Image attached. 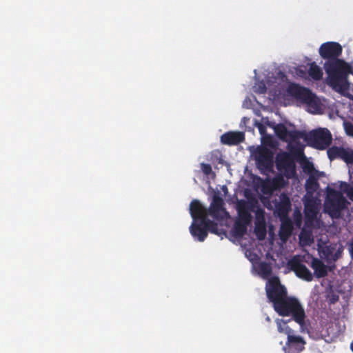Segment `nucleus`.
Segmentation results:
<instances>
[{
	"mask_svg": "<svg viewBox=\"0 0 353 353\" xmlns=\"http://www.w3.org/2000/svg\"><path fill=\"white\" fill-rule=\"evenodd\" d=\"M330 161L341 159L346 163H353V151L343 147L332 146L327 150Z\"/></svg>",
	"mask_w": 353,
	"mask_h": 353,
	"instance_id": "obj_13",
	"label": "nucleus"
},
{
	"mask_svg": "<svg viewBox=\"0 0 353 353\" xmlns=\"http://www.w3.org/2000/svg\"><path fill=\"white\" fill-rule=\"evenodd\" d=\"M274 130L276 136L284 141H296L304 136V132L296 130L289 131L283 123L276 125Z\"/></svg>",
	"mask_w": 353,
	"mask_h": 353,
	"instance_id": "obj_12",
	"label": "nucleus"
},
{
	"mask_svg": "<svg viewBox=\"0 0 353 353\" xmlns=\"http://www.w3.org/2000/svg\"><path fill=\"white\" fill-rule=\"evenodd\" d=\"M340 254V252L338 251L335 253V255H334V260H336L339 257V255Z\"/></svg>",
	"mask_w": 353,
	"mask_h": 353,
	"instance_id": "obj_36",
	"label": "nucleus"
},
{
	"mask_svg": "<svg viewBox=\"0 0 353 353\" xmlns=\"http://www.w3.org/2000/svg\"><path fill=\"white\" fill-rule=\"evenodd\" d=\"M330 248H327L325 250L323 251V253L326 255V256L328 258L330 254Z\"/></svg>",
	"mask_w": 353,
	"mask_h": 353,
	"instance_id": "obj_35",
	"label": "nucleus"
},
{
	"mask_svg": "<svg viewBox=\"0 0 353 353\" xmlns=\"http://www.w3.org/2000/svg\"><path fill=\"white\" fill-rule=\"evenodd\" d=\"M274 153L266 147H261L256 153V162L259 169L269 171L273 167Z\"/></svg>",
	"mask_w": 353,
	"mask_h": 353,
	"instance_id": "obj_11",
	"label": "nucleus"
},
{
	"mask_svg": "<svg viewBox=\"0 0 353 353\" xmlns=\"http://www.w3.org/2000/svg\"><path fill=\"white\" fill-rule=\"evenodd\" d=\"M256 232L258 234V237L259 239H263L265 236V226H263L261 229L259 227L256 228Z\"/></svg>",
	"mask_w": 353,
	"mask_h": 353,
	"instance_id": "obj_31",
	"label": "nucleus"
},
{
	"mask_svg": "<svg viewBox=\"0 0 353 353\" xmlns=\"http://www.w3.org/2000/svg\"><path fill=\"white\" fill-rule=\"evenodd\" d=\"M342 46L336 42L328 41L321 44L319 48V54L326 61L339 59L342 53Z\"/></svg>",
	"mask_w": 353,
	"mask_h": 353,
	"instance_id": "obj_9",
	"label": "nucleus"
},
{
	"mask_svg": "<svg viewBox=\"0 0 353 353\" xmlns=\"http://www.w3.org/2000/svg\"><path fill=\"white\" fill-rule=\"evenodd\" d=\"M283 350H284L285 353H288V351H287V347H284Z\"/></svg>",
	"mask_w": 353,
	"mask_h": 353,
	"instance_id": "obj_38",
	"label": "nucleus"
},
{
	"mask_svg": "<svg viewBox=\"0 0 353 353\" xmlns=\"http://www.w3.org/2000/svg\"><path fill=\"white\" fill-rule=\"evenodd\" d=\"M319 187L317 179L313 176H310L305 183V189L307 193H314L315 192Z\"/></svg>",
	"mask_w": 353,
	"mask_h": 353,
	"instance_id": "obj_25",
	"label": "nucleus"
},
{
	"mask_svg": "<svg viewBox=\"0 0 353 353\" xmlns=\"http://www.w3.org/2000/svg\"><path fill=\"white\" fill-rule=\"evenodd\" d=\"M223 200L219 196H214L212 201L208 209L205 208L206 211L207 217L210 215L216 220H222L223 216L222 214L227 213L223 208Z\"/></svg>",
	"mask_w": 353,
	"mask_h": 353,
	"instance_id": "obj_14",
	"label": "nucleus"
},
{
	"mask_svg": "<svg viewBox=\"0 0 353 353\" xmlns=\"http://www.w3.org/2000/svg\"><path fill=\"white\" fill-rule=\"evenodd\" d=\"M307 73L309 77L314 81L321 80L323 75L322 69L315 62L309 64Z\"/></svg>",
	"mask_w": 353,
	"mask_h": 353,
	"instance_id": "obj_22",
	"label": "nucleus"
},
{
	"mask_svg": "<svg viewBox=\"0 0 353 353\" xmlns=\"http://www.w3.org/2000/svg\"><path fill=\"white\" fill-rule=\"evenodd\" d=\"M310 266L314 270V275L316 278L320 279L327 276V266L321 260L312 257Z\"/></svg>",
	"mask_w": 353,
	"mask_h": 353,
	"instance_id": "obj_18",
	"label": "nucleus"
},
{
	"mask_svg": "<svg viewBox=\"0 0 353 353\" xmlns=\"http://www.w3.org/2000/svg\"><path fill=\"white\" fill-rule=\"evenodd\" d=\"M286 320L278 319L276 320V323L277 325V330L279 333H283L284 331L285 324Z\"/></svg>",
	"mask_w": 353,
	"mask_h": 353,
	"instance_id": "obj_29",
	"label": "nucleus"
},
{
	"mask_svg": "<svg viewBox=\"0 0 353 353\" xmlns=\"http://www.w3.org/2000/svg\"><path fill=\"white\" fill-rule=\"evenodd\" d=\"M290 269L300 279L306 281H311L313 279L312 272L302 263L300 256H294L288 263Z\"/></svg>",
	"mask_w": 353,
	"mask_h": 353,
	"instance_id": "obj_10",
	"label": "nucleus"
},
{
	"mask_svg": "<svg viewBox=\"0 0 353 353\" xmlns=\"http://www.w3.org/2000/svg\"><path fill=\"white\" fill-rule=\"evenodd\" d=\"M346 199L341 192L331 190L328 194L326 201V208L332 216L339 214L345 208Z\"/></svg>",
	"mask_w": 353,
	"mask_h": 353,
	"instance_id": "obj_7",
	"label": "nucleus"
},
{
	"mask_svg": "<svg viewBox=\"0 0 353 353\" xmlns=\"http://www.w3.org/2000/svg\"><path fill=\"white\" fill-rule=\"evenodd\" d=\"M190 212L193 219L202 218V223L206 225L207 231L219 234L218 225L207 217L205 207L198 200H193L190 205Z\"/></svg>",
	"mask_w": 353,
	"mask_h": 353,
	"instance_id": "obj_6",
	"label": "nucleus"
},
{
	"mask_svg": "<svg viewBox=\"0 0 353 353\" xmlns=\"http://www.w3.org/2000/svg\"><path fill=\"white\" fill-rule=\"evenodd\" d=\"M302 138L304 139L308 145L318 150L326 149L332 141L330 132L325 128L313 130L308 133L304 132V136Z\"/></svg>",
	"mask_w": 353,
	"mask_h": 353,
	"instance_id": "obj_3",
	"label": "nucleus"
},
{
	"mask_svg": "<svg viewBox=\"0 0 353 353\" xmlns=\"http://www.w3.org/2000/svg\"><path fill=\"white\" fill-rule=\"evenodd\" d=\"M287 92L297 101L308 105L311 104L315 99V94L309 88L296 83H290L287 88Z\"/></svg>",
	"mask_w": 353,
	"mask_h": 353,
	"instance_id": "obj_8",
	"label": "nucleus"
},
{
	"mask_svg": "<svg viewBox=\"0 0 353 353\" xmlns=\"http://www.w3.org/2000/svg\"><path fill=\"white\" fill-rule=\"evenodd\" d=\"M287 339L286 345L288 347H294L298 351H301L304 349L305 342L303 337L295 336L292 334V335H289Z\"/></svg>",
	"mask_w": 353,
	"mask_h": 353,
	"instance_id": "obj_20",
	"label": "nucleus"
},
{
	"mask_svg": "<svg viewBox=\"0 0 353 353\" xmlns=\"http://www.w3.org/2000/svg\"><path fill=\"white\" fill-rule=\"evenodd\" d=\"M238 217L234 224V233L237 237H242L247 231V227L252 220L250 207L244 200L238 201L236 205Z\"/></svg>",
	"mask_w": 353,
	"mask_h": 353,
	"instance_id": "obj_4",
	"label": "nucleus"
},
{
	"mask_svg": "<svg viewBox=\"0 0 353 353\" xmlns=\"http://www.w3.org/2000/svg\"><path fill=\"white\" fill-rule=\"evenodd\" d=\"M290 321L291 319H288L285 321V327L283 329L284 331L283 333L287 335V338L288 337L289 335H292V334L294 333V331L288 325V323L290 322Z\"/></svg>",
	"mask_w": 353,
	"mask_h": 353,
	"instance_id": "obj_30",
	"label": "nucleus"
},
{
	"mask_svg": "<svg viewBox=\"0 0 353 353\" xmlns=\"http://www.w3.org/2000/svg\"><path fill=\"white\" fill-rule=\"evenodd\" d=\"M245 141L243 132L230 131L221 136V142L224 145H236Z\"/></svg>",
	"mask_w": 353,
	"mask_h": 353,
	"instance_id": "obj_17",
	"label": "nucleus"
},
{
	"mask_svg": "<svg viewBox=\"0 0 353 353\" xmlns=\"http://www.w3.org/2000/svg\"><path fill=\"white\" fill-rule=\"evenodd\" d=\"M324 69L327 74L328 83L334 88L346 89L347 77L352 73V67L343 59L326 61Z\"/></svg>",
	"mask_w": 353,
	"mask_h": 353,
	"instance_id": "obj_1",
	"label": "nucleus"
},
{
	"mask_svg": "<svg viewBox=\"0 0 353 353\" xmlns=\"http://www.w3.org/2000/svg\"><path fill=\"white\" fill-rule=\"evenodd\" d=\"M201 168L204 174L208 176L212 173V166L210 164L202 163Z\"/></svg>",
	"mask_w": 353,
	"mask_h": 353,
	"instance_id": "obj_27",
	"label": "nucleus"
},
{
	"mask_svg": "<svg viewBox=\"0 0 353 353\" xmlns=\"http://www.w3.org/2000/svg\"><path fill=\"white\" fill-rule=\"evenodd\" d=\"M274 310L281 316H291L301 327L305 325L306 317L305 310L300 301L294 296H287Z\"/></svg>",
	"mask_w": 353,
	"mask_h": 353,
	"instance_id": "obj_2",
	"label": "nucleus"
},
{
	"mask_svg": "<svg viewBox=\"0 0 353 353\" xmlns=\"http://www.w3.org/2000/svg\"><path fill=\"white\" fill-rule=\"evenodd\" d=\"M276 165L279 168H282L285 170L294 168V164L292 161V159L290 154L287 152H283V154L277 156Z\"/></svg>",
	"mask_w": 353,
	"mask_h": 353,
	"instance_id": "obj_19",
	"label": "nucleus"
},
{
	"mask_svg": "<svg viewBox=\"0 0 353 353\" xmlns=\"http://www.w3.org/2000/svg\"><path fill=\"white\" fill-rule=\"evenodd\" d=\"M317 215V210L314 203H307L305 205V223L314 221Z\"/></svg>",
	"mask_w": 353,
	"mask_h": 353,
	"instance_id": "obj_23",
	"label": "nucleus"
},
{
	"mask_svg": "<svg viewBox=\"0 0 353 353\" xmlns=\"http://www.w3.org/2000/svg\"><path fill=\"white\" fill-rule=\"evenodd\" d=\"M193 220L194 221L190 227V232L193 237L202 242L208 236L206 225L202 223V218Z\"/></svg>",
	"mask_w": 353,
	"mask_h": 353,
	"instance_id": "obj_16",
	"label": "nucleus"
},
{
	"mask_svg": "<svg viewBox=\"0 0 353 353\" xmlns=\"http://www.w3.org/2000/svg\"><path fill=\"white\" fill-rule=\"evenodd\" d=\"M344 129L347 135L353 137V124L352 123L345 122Z\"/></svg>",
	"mask_w": 353,
	"mask_h": 353,
	"instance_id": "obj_28",
	"label": "nucleus"
},
{
	"mask_svg": "<svg viewBox=\"0 0 353 353\" xmlns=\"http://www.w3.org/2000/svg\"><path fill=\"white\" fill-rule=\"evenodd\" d=\"M350 348H351L352 351L353 352V341L350 344Z\"/></svg>",
	"mask_w": 353,
	"mask_h": 353,
	"instance_id": "obj_37",
	"label": "nucleus"
},
{
	"mask_svg": "<svg viewBox=\"0 0 353 353\" xmlns=\"http://www.w3.org/2000/svg\"><path fill=\"white\" fill-rule=\"evenodd\" d=\"M265 290L267 297L272 303L274 309L288 296L286 288L281 284L279 279L276 276L269 279Z\"/></svg>",
	"mask_w": 353,
	"mask_h": 353,
	"instance_id": "obj_5",
	"label": "nucleus"
},
{
	"mask_svg": "<svg viewBox=\"0 0 353 353\" xmlns=\"http://www.w3.org/2000/svg\"><path fill=\"white\" fill-rule=\"evenodd\" d=\"M297 74L301 77H304L305 75V71L302 69L297 70Z\"/></svg>",
	"mask_w": 353,
	"mask_h": 353,
	"instance_id": "obj_34",
	"label": "nucleus"
},
{
	"mask_svg": "<svg viewBox=\"0 0 353 353\" xmlns=\"http://www.w3.org/2000/svg\"><path fill=\"white\" fill-rule=\"evenodd\" d=\"M274 214L281 219L288 216V212L291 209V202L288 196L282 193L279 196V201L275 202Z\"/></svg>",
	"mask_w": 353,
	"mask_h": 353,
	"instance_id": "obj_15",
	"label": "nucleus"
},
{
	"mask_svg": "<svg viewBox=\"0 0 353 353\" xmlns=\"http://www.w3.org/2000/svg\"><path fill=\"white\" fill-rule=\"evenodd\" d=\"M267 88L264 83H261L258 87V92L260 94H265L266 92Z\"/></svg>",
	"mask_w": 353,
	"mask_h": 353,
	"instance_id": "obj_32",
	"label": "nucleus"
},
{
	"mask_svg": "<svg viewBox=\"0 0 353 353\" xmlns=\"http://www.w3.org/2000/svg\"><path fill=\"white\" fill-rule=\"evenodd\" d=\"M259 272L261 276L265 279L268 278L272 272L271 265L267 262H261L259 265Z\"/></svg>",
	"mask_w": 353,
	"mask_h": 353,
	"instance_id": "obj_24",
	"label": "nucleus"
},
{
	"mask_svg": "<svg viewBox=\"0 0 353 353\" xmlns=\"http://www.w3.org/2000/svg\"><path fill=\"white\" fill-rule=\"evenodd\" d=\"M283 182V179L281 176L276 177L274 179V183L276 184H279L280 183Z\"/></svg>",
	"mask_w": 353,
	"mask_h": 353,
	"instance_id": "obj_33",
	"label": "nucleus"
},
{
	"mask_svg": "<svg viewBox=\"0 0 353 353\" xmlns=\"http://www.w3.org/2000/svg\"><path fill=\"white\" fill-rule=\"evenodd\" d=\"M340 189L342 192L346 194L347 196L353 201V181L352 185L347 182H341Z\"/></svg>",
	"mask_w": 353,
	"mask_h": 353,
	"instance_id": "obj_26",
	"label": "nucleus"
},
{
	"mask_svg": "<svg viewBox=\"0 0 353 353\" xmlns=\"http://www.w3.org/2000/svg\"><path fill=\"white\" fill-rule=\"evenodd\" d=\"M292 232V225L291 221L290 220L282 221L279 232L280 239L283 241H286L291 236Z\"/></svg>",
	"mask_w": 353,
	"mask_h": 353,
	"instance_id": "obj_21",
	"label": "nucleus"
}]
</instances>
